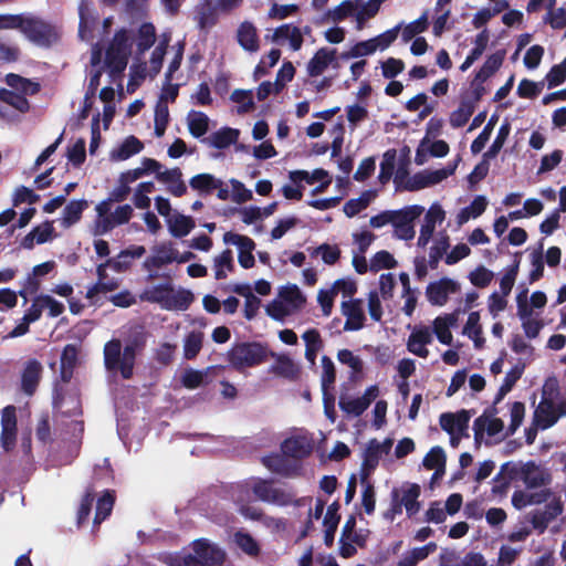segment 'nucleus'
Listing matches in <instances>:
<instances>
[{"label": "nucleus", "mask_w": 566, "mask_h": 566, "mask_svg": "<svg viewBox=\"0 0 566 566\" xmlns=\"http://www.w3.org/2000/svg\"><path fill=\"white\" fill-rule=\"evenodd\" d=\"M136 358L124 352L119 339H111L104 346L105 368L114 374H119L124 379L134 376Z\"/></svg>", "instance_id": "423d86ee"}, {"label": "nucleus", "mask_w": 566, "mask_h": 566, "mask_svg": "<svg viewBox=\"0 0 566 566\" xmlns=\"http://www.w3.org/2000/svg\"><path fill=\"white\" fill-rule=\"evenodd\" d=\"M234 269L233 256L230 250L223 251L221 254L213 259V271L217 280H222L228 276Z\"/></svg>", "instance_id": "6e6d98bb"}, {"label": "nucleus", "mask_w": 566, "mask_h": 566, "mask_svg": "<svg viewBox=\"0 0 566 566\" xmlns=\"http://www.w3.org/2000/svg\"><path fill=\"white\" fill-rule=\"evenodd\" d=\"M475 437H494L504 431L505 426L502 419L494 415H482L474 420L473 424Z\"/></svg>", "instance_id": "c85d7f7f"}, {"label": "nucleus", "mask_w": 566, "mask_h": 566, "mask_svg": "<svg viewBox=\"0 0 566 566\" xmlns=\"http://www.w3.org/2000/svg\"><path fill=\"white\" fill-rule=\"evenodd\" d=\"M264 358V349L258 344H240L229 352V363L238 370L260 365Z\"/></svg>", "instance_id": "9d476101"}, {"label": "nucleus", "mask_w": 566, "mask_h": 566, "mask_svg": "<svg viewBox=\"0 0 566 566\" xmlns=\"http://www.w3.org/2000/svg\"><path fill=\"white\" fill-rule=\"evenodd\" d=\"M193 301V294L185 289H176L169 285L167 293V302L164 310L168 311H186Z\"/></svg>", "instance_id": "c756f323"}, {"label": "nucleus", "mask_w": 566, "mask_h": 566, "mask_svg": "<svg viewBox=\"0 0 566 566\" xmlns=\"http://www.w3.org/2000/svg\"><path fill=\"white\" fill-rule=\"evenodd\" d=\"M462 334L473 342L475 349H482L485 344L479 312H471L463 326Z\"/></svg>", "instance_id": "f704fd0d"}, {"label": "nucleus", "mask_w": 566, "mask_h": 566, "mask_svg": "<svg viewBox=\"0 0 566 566\" xmlns=\"http://www.w3.org/2000/svg\"><path fill=\"white\" fill-rule=\"evenodd\" d=\"M217 370V367H208L203 370L187 368L180 376L181 385L187 389H197L210 381V375Z\"/></svg>", "instance_id": "7c9ffc66"}, {"label": "nucleus", "mask_w": 566, "mask_h": 566, "mask_svg": "<svg viewBox=\"0 0 566 566\" xmlns=\"http://www.w3.org/2000/svg\"><path fill=\"white\" fill-rule=\"evenodd\" d=\"M545 495H549L548 488L538 491L517 490L512 495V505L516 510H522L530 505L542 504L546 499Z\"/></svg>", "instance_id": "72a5a7b5"}, {"label": "nucleus", "mask_w": 566, "mask_h": 566, "mask_svg": "<svg viewBox=\"0 0 566 566\" xmlns=\"http://www.w3.org/2000/svg\"><path fill=\"white\" fill-rule=\"evenodd\" d=\"M376 196V190H366L358 198L348 200L343 207V212H361Z\"/></svg>", "instance_id": "338daca9"}, {"label": "nucleus", "mask_w": 566, "mask_h": 566, "mask_svg": "<svg viewBox=\"0 0 566 566\" xmlns=\"http://www.w3.org/2000/svg\"><path fill=\"white\" fill-rule=\"evenodd\" d=\"M422 464L428 470H434L433 478H440L446 470V453L442 448L433 447L423 458Z\"/></svg>", "instance_id": "37998d69"}, {"label": "nucleus", "mask_w": 566, "mask_h": 566, "mask_svg": "<svg viewBox=\"0 0 566 566\" xmlns=\"http://www.w3.org/2000/svg\"><path fill=\"white\" fill-rule=\"evenodd\" d=\"M130 54L129 36L126 29L115 32L105 54V64L112 74H120L127 66Z\"/></svg>", "instance_id": "0eeeda50"}, {"label": "nucleus", "mask_w": 566, "mask_h": 566, "mask_svg": "<svg viewBox=\"0 0 566 566\" xmlns=\"http://www.w3.org/2000/svg\"><path fill=\"white\" fill-rule=\"evenodd\" d=\"M8 86L25 95H35L41 91L38 82H33L15 73H9L4 78Z\"/></svg>", "instance_id": "79ce46f5"}, {"label": "nucleus", "mask_w": 566, "mask_h": 566, "mask_svg": "<svg viewBox=\"0 0 566 566\" xmlns=\"http://www.w3.org/2000/svg\"><path fill=\"white\" fill-rule=\"evenodd\" d=\"M203 343V333L199 331L190 332L184 340V357L193 359L201 350Z\"/></svg>", "instance_id": "13d9d810"}, {"label": "nucleus", "mask_w": 566, "mask_h": 566, "mask_svg": "<svg viewBox=\"0 0 566 566\" xmlns=\"http://www.w3.org/2000/svg\"><path fill=\"white\" fill-rule=\"evenodd\" d=\"M144 148L143 143L135 136H128L122 145L112 151L111 157L115 160H126L140 153Z\"/></svg>", "instance_id": "09e8293b"}, {"label": "nucleus", "mask_w": 566, "mask_h": 566, "mask_svg": "<svg viewBox=\"0 0 566 566\" xmlns=\"http://www.w3.org/2000/svg\"><path fill=\"white\" fill-rule=\"evenodd\" d=\"M516 307L525 336L530 339L536 338L544 327V322L526 306V291H521L516 295Z\"/></svg>", "instance_id": "4468645a"}, {"label": "nucleus", "mask_w": 566, "mask_h": 566, "mask_svg": "<svg viewBox=\"0 0 566 566\" xmlns=\"http://www.w3.org/2000/svg\"><path fill=\"white\" fill-rule=\"evenodd\" d=\"M40 200V196L36 195L32 189L20 186L14 190L12 198V208L4 209L2 212H17L13 208L21 206L22 203L33 205Z\"/></svg>", "instance_id": "0e129e2a"}, {"label": "nucleus", "mask_w": 566, "mask_h": 566, "mask_svg": "<svg viewBox=\"0 0 566 566\" xmlns=\"http://www.w3.org/2000/svg\"><path fill=\"white\" fill-rule=\"evenodd\" d=\"M156 41V30L153 23L145 22L138 29L137 50L144 53L149 50Z\"/></svg>", "instance_id": "052dcab7"}, {"label": "nucleus", "mask_w": 566, "mask_h": 566, "mask_svg": "<svg viewBox=\"0 0 566 566\" xmlns=\"http://www.w3.org/2000/svg\"><path fill=\"white\" fill-rule=\"evenodd\" d=\"M189 184L193 190H198L201 193L210 195L216 190L217 187L220 186L221 180L214 178V176L210 174H199L193 176L190 179Z\"/></svg>", "instance_id": "5fc2aeb1"}, {"label": "nucleus", "mask_w": 566, "mask_h": 566, "mask_svg": "<svg viewBox=\"0 0 566 566\" xmlns=\"http://www.w3.org/2000/svg\"><path fill=\"white\" fill-rule=\"evenodd\" d=\"M235 545L247 555L256 556L260 553L258 542L245 532H237L233 536Z\"/></svg>", "instance_id": "774afa93"}, {"label": "nucleus", "mask_w": 566, "mask_h": 566, "mask_svg": "<svg viewBox=\"0 0 566 566\" xmlns=\"http://www.w3.org/2000/svg\"><path fill=\"white\" fill-rule=\"evenodd\" d=\"M19 31L28 41L44 49L51 48L60 40V32L54 24L31 13H24Z\"/></svg>", "instance_id": "20e7f679"}, {"label": "nucleus", "mask_w": 566, "mask_h": 566, "mask_svg": "<svg viewBox=\"0 0 566 566\" xmlns=\"http://www.w3.org/2000/svg\"><path fill=\"white\" fill-rule=\"evenodd\" d=\"M146 252L143 245H133L126 250L120 251L115 258L108 259L107 264L117 273L127 271L134 260L142 258Z\"/></svg>", "instance_id": "a878e982"}, {"label": "nucleus", "mask_w": 566, "mask_h": 566, "mask_svg": "<svg viewBox=\"0 0 566 566\" xmlns=\"http://www.w3.org/2000/svg\"><path fill=\"white\" fill-rule=\"evenodd\" d=\"M461 161V157L458 156L454 161L449 163L446 167L437 169V170H421L416 172L413 176L409 177L405 182L402 188L407 191H417L437 184H440L448 177L452 176L459 163Z\"/></svg>", "instance_id": "6e6552de"}, {"label": "nucleus", "mask_w": 566, "mask_h": 566, "mask_svg": "<svg viewBox=\"0 0 566 566\" xmlns=\"http://www.w3.org/2000/svg\"><path fill=\"white\" fill-rule=\"evenodd\" d=\"M419 214H390V224L394 229V235L399 240L413 239L416 231V218Z\"/></svg>", "instance_id": "bb28decb"}, {"label": "nucleus", "mask_w": 566, "mask_h": 566, "mask_svg": "<svg viewBox=\"0 0 566 566\" xmlns=\"http://www.w3.org/2000/svg\"><path fill=\"white\" fill-rule=\"evenodd\" d=\"M507 474L511 479H516L528 489H544L552 482V474L548 469L535 463L534 461L512 463L502 465L500 473L494 481L500 482L501 476Z\"/></svg>", "instance_id": "f257e3e1"}, {"label": "nucleus", "mask_w": 566, "mask_h": 566, "mask_svg": "<svg viewBox=\"0 0 566 566\" xmlns=\"http://www.w3.org/2000/svg\"><path fill=\"white\" fill-rule=\"evenodd\" d=\"M81 214H65L52 221H44L33 228L21 241V247L31 250L35 244L52 241L59 235L57 228L66 229L80 220Z\"/></svg>", "instance_id": "39448f33"}, {"label": "nucleus", "mask_w": 566, "mask_h": 566, "mask_svg": "<svg viewBox=\"0 0 566 566\" xmlns=\"http://www.w3.org/2000/svg\"><path fill=\"white\" fill-rule=\"evenodd\" d=\"M444 220V214H426L421 223L420 235L418 238V245L426 247L436 230L437 224H441Z\"/></svg>", "instance_id": "3c124183"}, {"label": "nucleus", "mask_w": 566, "mask_h": 566, "mask_svg": "<svg viewBox=\"0 0 566 566\" xmlns=\"http://www.w3.org/2000/svg\"><path fill=\"white\" fill-rule=\"evenodd\" d=\"M397 151L396 149H388L385 151L382 156V160L380 163V170L378 175V180L381 185H386L392 177L395 165H396Z\"/></svg>", "instance_id": "e2e57ef3"}, {"label": "nucleus", "mask_w": 566, "mask_h": 566, "mask_svg": "<svg viewBox=\"0 0 566 566\" xmlns=\"http://www.w3.org/2000/svg\"><path fill=\"white\" fill-rule=\"evenodd\" d=\"M548 493L549 495H545L546 499L543 502L545 503L544 509L537 511L534 514L533 523L535 526H545L548 522L555 520L558 515L563 513V503L560 501V497L556 495V493L553 492L549 488Z\"/></svg>", "instance_id": "b1692460"}, {"label": "nucleus", "mask_w": 566, "mask_h": 566, "mask_svg": "<svg viewBox=\"0 0 566 566\" xmlns=\"http://www.w3.org/2000/svg\"><path fill=\"white\" fill-rule=\"evenodd\" d=\"M342 313L346 317L345 331H359L364 327L366 316L360 298H352L342 303Z\"/></svg>", "instance_id": "6ab92c4d"}, {"label": "nucleus", "mask_w": 566, "mask_h": 566, "mask_svg": "<svg viewBox=\"0 0 566 566\" xmlns=\"http://www.w3.org/2000/svg\"><path fill=\"white\" fill-rule=\"evenodd\" d=\"M43 373L42 364L35 358H29L22 365L21 369V389L31 396L38 388L41 376Z\"/></svg>", "instance_id": "4be33fe9"}, {"label": "nucleus", "mask_w": 566, "mask_h": 566, "mask_svg": "<svg viewBox=\"0 0 566 566\" xmlns=\"http://www.w3.org/2000/svg\"><path fill=\"white\" fill-rule=\"evenodd\" d=\"M147 335L142 328H135L129 338L126 340L123 349L129 352V355L137 358L146 346Z\"/></svg>", "instance_id": "69168bd1"}, {"label": "nucleus", "mask_w": 566, "mask_h": 566, "mask_svg": "<svg viewBox=\"0 0 566 566\" xmlns=\"http://www.w3.org/2000/svg\"><path fill=\"white\" fill-rule=\"evenodd\" d=\"M243 484L247 486V492L252 491L262 502L276 506L302 505V500H297L291 489L276 486L272 481L252 478Z\"/></svg>", "instance_id": "7ed1b4c3"}, {"label": "nucleus", "mask_w": 566, "mask_h": 566, "mask_svg": "<svg viewBox=\"0 0 566 566\" xmlns=\"http://www.w3.org/2000/svg\"><path fill=\"white\" fill-rule=\"evenodd\" d=\"M285 455L301 459L313 450V439L307 433H297L285 439L281 446Z\"/></svg>", "instance_id": "5701e85b"}, {"label": "nucleus", "mask_w": 566, "mask_h": 566, "mask_svg": "<svg viewBox=\"0 0 566 566\" xmlns=\"http://www.w3.org/2000/svg\"><path fill=\"white\" fill-rule=\"evenodd\" d=\"M377 385L368 386L361 396L342 395L338 401L340 410L348 417H360L379 396Z\"/></svg>", "instance_id": "9b49d317"}, {"label": "nucleus", "mask_w": 566, "mask_h": 566, "mask_svg": "<svg viewBox=\"0 0 566 566\" xmlns=\"http://www.w3.org/2000/svg\"><path fill=\"white\" fill-rule=\"evenodd\" d=\"M130 193V187L119 179L117 187H115L108 196L107 201L101 202L96 207V212H111L108 203L109 202H122L124 201L128 195Z\"/></svg>", "instance_id": "bf43d9fd"}, {"label": "nucleus", "mask_w": 566, "mask_h": 566, "mask_svg": "<svg viewBox=\"0 0 566 566\" xmlns=\"http://www.w3.org/2000/svg\"><path fill=\"white\" fill-rule=\"evenodd\" d=\"M169 285L170 283L149 285L143 290L139 298L144 302L156 303L160 305L161 308H164L167 302Z\"/></svg>", "instance_id": "8fccbe9b"}, {"label": "nucleus", "mask_w": 566, "mask_h": 566, "mask_svg": "<svg viewBox=\"0 0 566 566\" xmlns=\"http://www.w3.org/2000/svg\"><path fill=\"white\" fill-rule=\"evenodd\" d=\"M399 281L402 286L401 297L405 300L402 312L410 317L417 306L418 291L411 287L408 273L401 272L399 274Z\"/></svg>", "instance_id": "ea45409f"}, {"label": "nucleus", "mask_w": 566, "mask_h": 566, "mask_svg": "<svg viewBox=\"0 0 566 566\" xmlns=\"http://www.w3.org/2000/svg\"><path fill=\"white\" fill-rule=\"evenodd\" d=\"M240 132L231 127H223L211 134L209 138H203V143H208L217 149H224L238 142Z\"/></svg>", "instance_id": "c9c22d12"}, {"label": "nucleus", "mask_w": 566, "mask_h": 566, "mask_svg": "<svg viewBox=\"0 0 566 566\" xmlns=\"http://www.w3.org/2000/svg\"><path fill=\"white\" fill-rule=\"evenodd\" d=\"M410 328V334L406 342L407 350L420 358H428L430 345L433 340L431 328L427 325H415Z\"/></svg>", "instance_id": "2eb2a0df"}, {"label": "nucleus", "mask_w": 566, "mask_h": 566, "mask_svg": "<svg viewBox=\"0 0 566 566\" xmlns=\"http://www.w3.org/2000/svg\"><path fill=\"white\" fill-rule=\"evenodd\" d=\"M420 486L413 483H406L400 489L394 490L392 496L400 506L406 509L408 516L417 514L420 510L418 501L420 496Z\"/></svg>", "instance_id": "412c9836"}, {"label": "nucleus", "mask_w": 566, "mask_h": 566, "mask_svg": "<svg viewBox=\"0 0 566 566\" xmlns=\"http://www.w3.org/2000/svg\"><path fill=\"white\" fill-rule=\"evenodd\" d=\"M563 416H566V402L555 403L552 400L543 399L534 411L533 424L541 430H546Z\"/></svg>", "instance_id": "ddd939ff"}, {"label": "nucleus", "mask_w": 566, "mask_h": 566, "mask_svg": "<svg viewBox=\"0 0 566 566\" xmlns=\"http://www.w3.org/2000/svg\"><path fill=\"white\" fill-rule=\"evenodd\" d=\"M17 440V410L14 406H7L1 415V446L6 451H10L15 446Z\"/></svg>", "instance_id": "a211bd4d"}, {"label": "nucleus", "mask_w": 566, "mask_h": 566, "mask_svg": "<svg viewBox=\"0 0 566 566\" xmlns=\"http://www.w3.org/2000/svg\"><path fill=\"white\" fill-rule=\"evenodd\" d=\"M237 41L248 52H256L260 49L258 31L252 22L244 21L239 25Z\"/></svg>", "instance_id": "2f4dec72"}, {"label": "nucleus", "mask_w": 566, "mask_h": 566, "mask_svg": "<svg viewBox=\"0 0 566 566\" xmlns=\"http://www.w3.org/2000/svg\"><path fill=\"white\" fill-rule=\"evenodd\" d=\"M128 221L129 214H98L92 231L94 235H103L116 226L127 223Z\"/></svg>", "instance_id": "a19ab883"}, {"label": "nucleus", "mask_w": 566, "mask_h": 566, "mask_svg": "<svg viewBox=\"0 0 566 566\" xmlns=\"http://www.w3.org/2000/svg\"><path fill=\"white\" fill-rule=\"evenodd\" d=\"M192 558L198 566H221L226 558V552L207 538H199L191 543Z\"/></svg>", "instance_id": "1a4fd4ad"}, {"label": "nucleus", "mask_w": 566, "mask_h": 566, "mask_svg": "<svg viewBox=\"0 0 566 566\" xmlns=\"http://www.w3.org/2000/svg\"><path fill=\"white\" fill-rule=\"evenodd\" d=\"M188 129L195 138L202 137L209 129V117L202 112L191 111L188 114Z\"/></svg>", "instance_id": "864d4df0"}, {"label": "nucleus", "mask_w": 566, "mask_h": 566, "mask_svg": "<svg viewBox=\"0 0 566 566\" xmlns=\"http://www.w3.org/2000/svg\"><path fill=\"white\" fill-rule=\"evenodd\" d=\"M0 101L14 107L21 113H27L30 109V103L22 93H17L11 90L0 88Z\"/></svg>", "instance_id": "4d7b16f0"}, {"label": "nucleus", "mask_w": 566, "mask_h": 566, "mask_svg": "<svg viewBox=\"0 0 566 566\" xmlns=\"http://www.w3.org/2000/svg\"><path fill=\"white\" fill-rule=\"evenodd\" d=\"M510 133H511V124L505 120L500 126L495 139L493 140V143L489 147V149L483 154V157L485 159L495 158L499 155V153L501 151V149L503 148Z\"/></svg>", "instance_id": "680f3d73"}, {"label": "nucleus", "mask_w": 566, "mask_h": 566, "mask_svg": "<svg viewBox=\"0 0 566 566\" xmlns=\"http://www.w3.org/2000/svg\"><path fill=\"white\" fill-rule=\"evenodd\" d=\"M248 499L249 492H247V486L244 484L238 485L233 493V501L238 507L239 513L248 520L261 521L263 517L262 510L258 506L249 504L247 502Z\"/></svg>", "instance_id": "cd10ccee"}, {"label": "nucleus", "mask_w": 566, "mask_h": 566, "mask_svg": "<svg viewBox=\"0 0 566 566\" xmlns=\"http://www.w3.org/2000/svg\"><path fill=\"white\" fill-rule=\"evenodd\" d=\"M336 50L322 48L317 50L314 56L310 60L307 64V73L310 76L315 77L321 75L328 65L335 60Z\"/></svg>", "instance_id": "473e14b6"}, {"label": "nucleus", "mask_w": 566, "mask_h": 566, "mask_svg": "<svg viewBox=\"0 0 566 566\" xmlns=\"http://www.w3.org/2000/svg\"><path fill=\"white\" fill-rule=\"evenodd\" d=\"M458 314L447 313L437 316L432 322V334H434L438 340L443 345H451L453 342V335L451 328L457 325Z\"/></svg>", "instance_id": "393cba45"}, {"label": "nucleus", "mask_w": 566, "mask_h": 566, "mask_svg": "<svg viewBox=\"0 0 566 566\" xmlns=\"http://www.w3.org/2000/svg\"><path fill=\"white\" fill-rule=\"evenodd\" d=\"M361 485V505L366 514L371 515L376 507L375 486L368 478V472L364 470L360 478Z\"/></svg>", "instance_id": "de8ad7c7"}, {"label": "nucleus", "mask_w": 566, "mask_h": 566, "mask_svg": "<svg viewBox=\"0 0 566 566\" xmlns=\"http://www.w3.org/2000/svg\"><path fill=\"white\" fill-rule=\"evenodd\" d=\"M291 179L293 181H306L310 185H313L317 181L322 184L316 188V190H323L328 187L332 182V178L329 177L328 171L323 168L315 169L312 174L305 170H296L291 172Z\"/></svg>", "instance_id": "58836bf2"}, {"label": "nucleus", "mask_w": 566, "mask_h": 566, "mask_svg": "<svg viewBox=\"0 0 566 566\" xmlns=\"http://www.w3.org/2000/svg\"><path fill=\"white\" fill-rule=\"evenodd\" d=\"M177 259V250L171 243H161L151 249V254L145 260L144 268L153 272L165 265L171 264Z\"/></svg>", "instance_id": "aec40b11"}, {"label": "nucleus", "mask_w": 566, "mask_h": 566, "mask_svg": "<svg viewBox=\"0 0 566 566\" xmlns=\"http://www.w3.org/2000/svg\"><path fill=\"white\" fill-rule=\"evenodd\" d=\"M226 244L235 245L239 250V263L244 269H251L254 265V256L252 251L255 248V243L252 239L241 235L234 232H226L223 235Z\"/></svg>", "instance_id": "f3484780"}, {"label": "nucleus", "mask_w": 566, "mask_h": 566, "mask_svg": "<svg viewBox=\"0 0 566 566\" xmlns=\"http://www.w3.org/2000/svg\"><path fill=\"white\" fill-rule=\"evenodd\" d=\"M167 227L171 235L181 238L187 235L195 227V221L187 214H165Z\"/></svg>", "instance_id": "4c0bfd02"}, {"label": "nucleus", "mask_w": 566, "mask_h": 566, "mask_svg": "<svg viewBox=\"0 0 566 566\" xmlns=\"http://www.w3.org/2000/svg\"><path fill=\"white\" fill-rule=\"evenodd\" d=\"M283 40H290V45L294 51L300 50L304 41L301 30L287 23L277 27L272 35L273 42L280 43Z\"/></svg>", "instance_id": "e433bc0d"}, {"label": "nucleus", "mask_w": 566, "mask_h": 566, "mask_svg": "<svg viewBox=\"0 0 566 566\" xmlns=\"http://www.w3.org/2000/svg\"><path fill=\"white\" fill-rule=\"evenodd\" d=\"M272 371L283 378L295 380L300 376V366L289 356H279L272 366Z\"/></svg>", "instance_id": "c03bdc74"}, {"label": "nucleus", "mask_w": 566, "mask_h": 566, "mask_svg": "<svg viewBox=\"0 0 566 566\" xmlns=\"http://www.w3.org/2000/svg\"><path fill=\"white\" fill-rule=\"evenodd\" d=\"M306 304V297L295 284L280 286L276 296L266 305V314L275 321H285L289 316L301 312Z\"/></svg>", "instance_id": "f03ea898"}, {"label": "nucleus", "mask_w": 566, "mask_h": 566, "mask_svg": "<svg viewBox=\"0 0 566 566\" xmlns=\"http://www.w3.org/2000/svg\"><path fill=\"white\" fill-rule=\"evenodd\" d=\"M474 111V101H469V98H462L459 107L450 114V125L453 128L463 127L469 122Z\"/></svg>", "instance_id": "a18cd8bd"}, {"label": "nucleus", "mask_w": 566, "mask_h": 566, "mask_svg": "<svg viewBox=\"0 0 566 566\" xmlns=\"http://www.w3.org/2000/svg\"><path fill=\"white\" fill-rule=\"evenodd\" d=\"M460 291V284L452 279L442 277L431 282L426 289V296L430 304L434 306H443L449 296Z\"/></svg>", "instance_id": "dca6fc26"}, {"label": "nucleus", "mask_w": 566, "mask_h": 566, "mask_svg": "<svg viewBox=\"0 0 566 566\" xmlns=\"http://www.w3.org/2000/svg\"><path fill=\"white\" fill-rule=\"evenodd\" d=\"M470 413L467 410L458 412H446L440 416L439 423L441 428L450 436V444L457 448L463 437H467L469 428Z\"/></svg>", "instance_id": "f8f14e48"}, {"label": "nucleus", "mask_w": 566, "mask_h": 566, "mask_svg": "<svg viewBox=\"0 0 566 566\" xmlns=\"http://www.w3.org/2000/svg\"><path fill=\"white\" fill-rule=\"evenodd\" d=\"M505 57V51H497L488 56L484 64L475 74V82H485L491 77L502 65Z\"/></svg>", "instance_id": "49530a36"}, {"label": "nucleus", "mask_w": 566, "mask_h": 566, "mask_svg": "<svg viewBox=\"0 0 566 566\" xmlns=\"http://www.w3.org/2000/svg\"><path fill=\"white\" fill-rule=\"evenodd\" d=\"M322 371H321V387L322 392H333L334 385L336 381V369L333 360L328 356H323L321 359Z\"/></svg>", "instance_id": "603ef678"}]
</instances>
